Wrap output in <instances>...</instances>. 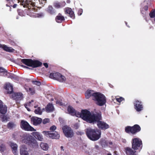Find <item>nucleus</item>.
I'll list each match as a JSON object with an SVG mask.
<instances>
[{
    "label": "nucleus",
    "mask_w": 155,
    "mask_h": 155,
    "mask_svg": "<svg viewBox=\"0 0 155 155\" xmlns=\"http://www.w3.org/2000/svg\"><path fill=\"white\" fill-rule=\"evenodd\" d=\"M68 111L69 113L72 116L81 117L82 119L90 123L97 122V126L99 128L106 130L109 127V125L104 121H100L101 119V112L94 113L90 112L86 110H83L81 113L76 111L71 106H68Z\"/></svg>",
    "instance_id": "f257e3e1"
},
{
    "label": "nucleus",
    "mask_w": 155,
    "mask_h": 155,
    "mask_svg": "<svg viewBox=\"0 0 155 155\" xmlns=\"http://www.w3.org/2000/svg\"><path fill=\"white\" fill-rule=\"evenodd\" d=\"M86 133L89 139L92 141L97 140L101 137V131L97 129L87 128Z\"/></svg>",
    "instance_id": "f03ea898"
},
{
    "label": "nucleus",
    "mask_w": 155,
    "mask_h": 155,
    "mask_svg": "<svg viewBox=\"0 0 155 155\" xmlns=\"http://www.w3.org/2000/svg\"><path fill=\"white\" fill-rule=\"evenodd\" d=\"M22 141L23 143L27 144L30 146L36 148L38 145L36 140L31 135L25 133L22 136Z\"/></svg>",
    "instance_id": "7ed1b4c3"
},
{
    "label": "nucleus",
    "mask_w": 155,
    "mask_h": 155,
    "mask_svg": "<svg viewBox=\"0 0 155 155\" xmlns=\"http://www.w3.org/2000/svg\"><path fill=\"white\" fill-rule=\"evenodd\" d=\"M94 95V98H93V99L97 105L102 106L105 104L106 99L104 94L99 92H96Z\"/></svg>",
    "instance_id": "20e7f679"
},
{
    "label": "nucleus",
    "mask_w": 155,
    "mask_h": 155,
    "mask_svg": "<svg viewBox=\"0 0 155 155\" xmlns=\"http://www.w3.org/2000/svg\"><path fill=\"white\" fill-rule=\"evenodd\" d=\"M56 128V127L54 125H53L50 127V130L52 131H53ZM42 133L47 137H49L52 139H58L60 137L59 134L56 131L51 132L50 131H43Z\"/></svg>",
    "instance_id": "39448f33"
},
{
    "label": "nucleus",
    "mask_w": 155,
    "mask_h": 155,
    "mask_svg": "<svg viewBox=\"0 0 155 155\" xmlns=\"http://www.w3.org/2000/svg\"><path fill=\"white\" fill-rule=\"evenodd\" d=\"M132 148L134 150H138L140 151L142 147L141 140L138 138L133 139L132 140Z\"/></svg>",
    "instance_id": "423d86ee"
},
{
    "label": "nucleus",
    "mask_w": 155,
    "mask_h": 155,
    "mask_svg": "<svg viewBox=\"0 0 155 155\" xmlns=\"http://www.w3.org/2000/svg\"><path fill=\"white\" fill-rule=\"evenodd\" d=\"M21 62L33 68H36L40 66L41 63L38 61H33L31 59H23Z\"/></svg>",
    "instance_id": "0eeeda50"
},
{
    "label": "nucleus",
    "mask_w": 155,
    "mask_h": 155,
    "mask_svg": "<svg viewBox=\"0 0 155 155\" xmlns=\"http://www.w3.org/2000/svg\"><path fill=\"white\" fill-rule=\"evenodd\" d=\"M50 77L61 82H64L66 80V78L64 76L57 72L51 73L50 74Z\"/></svg>",
    "instance_id": "6e6552de"
},
{
    "label": "nucleus",
    "mask_w": 155,
    "mask_h": 155,
    "mask_svg": "<svg viewBox=\"0 0 155 155\" xmlns=\"http://www.w3.org/2000/svg\"><path fill=\"white\" fill-rule=\"evenodd\" d=\"M63 133L65 137L68 138L72 137L74 136L72 130L69 127L65 126L62 128Z\"/></svg>",
    "instance_id": "1a4fd4ad"
},
{
    "label": "nucleus",
    "mask_w": 155,
    "mask_h": 155,
    "mask_svg": "<svg viewBox=\"0 0 155 155\" xmlns=\"http://www.w3.org/2000/svg\"><path fill=\"white\" fill-rule=\"evenodd\" d=\"M21 127L26 131H36V130L30 125L28 122L23 120H22L21 121Z\"/></svg>",
    "instance_id": "9d476101"
},
{
    "label": "nucleus",
    "mask_w": 155,
    "mask_h": 155,
    "mask_svg": "<svg viewBox=\"0 0 155 155\" xmlns=\"http://www.w3.org/2000/svg\"><path fill=\"white\" fill-rule=\"evenodd\" d=\"M135 109L137 112H140L143 110V105L141 101L136 100L134 102Z\"/></svg>",
    "instance_id": "9b49d317"
},
{
    "label": "nucleus",
    "mask_w": 155,
    "mask_h": 155,
    "mask_svg": "<svg viewBox=\"0 0 155 155\" xmlns=\"http://www.w3.org/2000/svg\"><path fill=\"white\" fill-rule=\"evenodd\" d=\"M20 3H21L20 4L23 6L24 7L25 6H28L29 4L31 5L32 6H35V3L31 2L30 0H20Z\"/></svg>",
    "instance_id": "f8f14e48"
},
{
    "label": "nucleus",
    "mask_w": 155,
    "mask_h": 155,
    "mask_svg": "<svg viewBox=\"0 0 155 155\" xmlns=\"http://www.w3.org/2000/svg\"><path fill=\"white\" fill-rule=\"evenodd\" d=\"M31 122L34 125L40 124L42 121V119L37 117H34L31 118Z\"/></svg>",
    "instance_id": "ddd939ff"
},
{
    "label": "nucleus",
    "mask_w": 155,
    "mask_h": 155,
    "mask_svg": "<svg viewBox=\"0 0 155 155\" xmlns=\"http://www.w3.org/2000/svg\"><path fill=\"white\" fill-rule=\"evenodd\" d=\"M5 88L8 94H11L13 92V86L9 82L6 83L5 86Z\"/></svg>",
    "instance_id": "4468645a"
},
{
    "label": "nucleus",
    "mask_w": 155,
    "mask_h": 155,
    "mask_svg": "<svg viewBox=\"0 0 155 155\" xmlns=\"http://www.w3.org/2000/svg\"><path fill=\"white\" fill-rule=\"evenodd\" d=\"M136 150H133L130 148L126 147L125 149V152L127 155H137Z\"/></svg>",
    "instance_id": "2eb2a0df"
},
{
    "label": "nucleus",
    "mask_w": 155,
    "mask_h": 155,
    "mask_svg": "<svg viewBox=\"0 0 155 155\" xmlns=\"http://www.w3.org/2000/svg\"><path fill=\"white\" fill-rule=\"evenodd\" d=\"M0 48L3 49L4 50L9 52H12L14 51L15 50L12 48L7 46L5 45L0 44Z\"/></svg>",
    "instance_id": "dca6fc26"
},
{
    "label": "nucleus",
    "mask_w": 155,
    "mask_h": 155,
    "mask_svg": "<svg viewBox=\"0 0 155 155\" xmlns=\"http://www.w3.org/2000/svg\"><path fill=\"white\" fill-rule=\"evenodd\" d=\"M32 135L38 140L42 141L43 140V138L42 135L39 133L37 132H34L32 133Z\"/></svg>",
    "instance_id": "f3484780"
},
{
    "label": "nucleus",
    "mask_w": 155,
    "mask_h": 155,
    "mask_svg": "<svg viewBox=\"0 0 155 155\" xmlns=\"http://www.w3.org/2000/svg\"><path fill=\"white\" fill-rule=\"evenodd\" d=\"M132 127L131 133L132 134H135L136 133L140 131L141 130V128L140 126L137 124L135 125Z\"/></svg>",
    "instance_id": "a211bd4d"
},
{
    "label": "nucleus",
    "mask_w": 155,
    "mask_h": 155,
    "mask_svg": "<svg viewBox=\"0 0 155 155\" xmlns=\"http://www.w3.org/2000/svg\"><path fill=\"white\" fill-rule=\"evenodd\" d=\"M65 12L66 13L69 14L71 18L72 19L74 18L75 15L74 14V12L72 11L71 8H66Z\"/></svg>",
    "instance_id": "6ab92c4d"
},
{
    "label": "nucleus",
    "mask_w": 155,
    "mask_h": 155,
    "mask_svg": "<svg viewBox=\"0 0 155 155\" xmlns=\"http://www.w3.org/2000/svg\"><path fill=\"white\" fill-rule=\"evenodd\" d=\"M13 153L15 155H18L17 146L15 143H12L11 145Z\"/></svg>",
    "instance_id": "aec40b11"
},
{
    "label": "nucleus",
    "mask_w": 155,
    "mask_h": 155,
    "mask_svg": "<svg viewBox=\"0 0 155 155\" xmlns=\"http://www.w3.org/2000/svg\"><path fill=\"white\" fill-rule=\"evenodd\" d=\"M96 92H94V91L91 90H88L85 93V97L86 98H89L91 96L94 98V94Z\"/></svg>",
    "instance_id": "412c9836"
},
{
    "label": "nucleus",
    "mask_w": 155,
    "mask_h": 155,
    "mask_svg": "<svg viewBox=\"0 0 155 155\" xmlns=\"http://www.w3.org/2000/svg\"><path fill=\"white\" fill-rule=\"evenodd\" d=\"M64 16H62L60 14H59L55 18V20L58 23H60L64 21Z\"/></svg>",
    "instance_id": "4be33fe9"
},
{
    "label": "nucleus",
    "mask_w": 155,
    "mask_h": 155,
    "mask_svg": "<svg viewBox=\"0 0 155 155\" xmlns=\"http://www.w3.org/2000/svg\"><path fill=\"white\" fill-rule=\"evenodd\" d=\"M65 2H62L61 3L56 2L54 3V6L57 8L62 7L65 5Z\"/></svg>",
    "instance_id": "5701e85b"
},
{
    "label": "nucleus",
    "mask_w": 155,
    "mask_h": 155,
    "mask_svg": "<svg viewBox=\"0 0 155 155\" xmlns=\"http://www.w3.org/2000/svg\"><path fill=\"white\" fill-rule=\"evenodd\" d=\"M47 112H50L53 111L54 110V107L52 104H49L46 107Z\"/></svg>",
    "instance_id": "b1692460"
},
{
    "label": "nucleus",
    "mask_w": 155,
    "mask_h": 155,
    "mask_svg": "<svg viewBox=\"0 0 155 155\" xmlns=\"http://www.w3.org/2000/svg\"><path fill=\"white\" fill-rule=\"evenodd\" d=\"M40 146L42 149L44 150H47L48 148V145L46 143H41L40 145Z\"/></svg>",
    "instance_id": "393cba45"
},
{
    "label": "nucleus",
    "mask_w": 155,
    "mask_h": 155,
    "mask_svg": "<svg viewBox=\"0 0 155 155\" xmlns=\"http://www.w3.org/2000/svg\"><path fill=\"white\" fill-rule=\"evenodd\" d=\"M21 155H29V153L27 150V148H22L20 152Z\"/></svg>",
    "instance_id": "a878e982"
},
{
    "label": "nucleus",
    "mask_w": 155,
    "mask_h": 155,
    "mask_svg": "<svg viewBox=\"0 0 155 155\" xmlns=\"http://www.w3.org/2000/svg\"><path fill=\"white\" fill-rule=\"evenodd\" d=\"M44 110V108L41 109L40 107H38L37 109L35 110L34 112L35 114H36L41 115Z\"/></svg>",
    "instance_id": "bb28decb"
},
{
    "label": "nucleus",
    "mask_w": 155,
    "mask_h": 155,
    "mask_svg": "<svg viewBox=\"0 0 155 155\" xmlns=\"http://www.w3.org/2000/svg\"><path fill=\"white\" fill-rule=\"evenodd\" d=\"M33 102V100H32L31 101L29 102V103L25 104V107L27 109V110L28 111H30L31 110L28 107H32L33 106V105L32 103Z\"/></svg>",
    "instance_id": "cd10ccee"
},
{
    "label": "nucleus",
    "mask_w": 155,
    "mask_h": 155,
    "mask_svg": "<svg viewBox=\"0 0 155 155\" xmlns=\"http://www.w3.org/2000/svg\"><path fill=\"white\" fill-rule=\"evenodd\" d=\"M7 111V107L5 105L0 108V112L2 114H5Z\"/></svg>",
    "instance_id": "c85d7f7f"
},
{
    "label": "nucleus",
    "mask_w": 155,
    "mask_h": 155,
    "mask_svg": "<svg viewBox=\"0 0 155 155\" xmlns=\"http://www.w3.org/2000/svg\"><path fill=\"white\" fill-rule=\"evenodd\" d=\"M15 124L13 122H11L8 123L7 125V127L9 129H11L14 128Z\"/></svg>",
    "instance_id": "c756f323"
},
{
    "label": "nucleus",
    "mask_w": 155,
    "mask_h": 155,
    "mask_svg": "<svg viewBox=\"0 0 155 155\" xmlns=\"http://www.w3.org/2000/svg\"><path fill=\"white\" fill-rule=\"evenodd\" d=\"M5 149V145L2 141H0V151L1 152H3Z\"/></svg>",
    "instance_id": "7c9ffc66"
},
{
    "label": "nucleus",
    "mask_w": 155,
    "mask_h": 155,
    "mask_svg": "<svg viewBox=\"0 0 155 155\" xmlns=\"http://www.w3.org/2000/svg\"><path fill=\"white\" fill-rule=\"evenodd\" d=\"M4 74H5V75L7 78H11L12 79L13 76L14 74L10 73L7 72L6 70V72Z\"/></svg>",
    "instance_id": "2f4dec72"
},
{
    "label": "nucleus",
    "mask_w": 155,
    "mask_h": 155,
    "mask_svg": "<svg viewBox=\"0 0 155 155\" xmlns=\"http://www.w3.org/2000/svg\"><path fill=\"white\" fill-rule=\"evenodd\" d=\"M48 11L51 14H53L55 12L53 8L51 6H49L48 8Z\"/></svg>",
    "instance_id": "473e14b6"
},
{
    "label": "nucleus",
    "mask_w": 155,
    "mask_h": 155,
    "mask_svg": "<svg viewBox=\"0 0 155 155\" xmlns=\"http://www.w3.org/2000/svg\"><path fill=\"white\" fill-rule=\"evenodd\" d=\"M132 130V127L128 126L126 127L125 128V132L128 133H131V130Z\"/></svg>",
    "instance_id": "72a5a7b5"
},
{
    "label": "nucleus",
    "mask_w": 155,
    "mask_h": 155,
    "mask_svg": "<svg viewBox=\"0 0 155 155\" xmlns=\"http://www.w3.org/2000/svg\"><path fill=\"white\" fill-rule=\"evenodd\" d=\"M12 79L14 81L18 83L19 81V77L17 75L14 74Z\"/></svg>",
    "instance_id": "f704fd0d"
},
{
    "label": "nucleus",
    "mask_w": 155,
    "mask_h": 155,
    "mask_svg": "<svg viewBox=\"0 0 155 155\" xmlns=\"http://www.w3.org/2000/svg\"><path fill=\"white\" fill-rule=\"evenodd\" d=\"M1 117L2 121H6L9 119L8 117L4 115H2L1 116Z\"/></svg>",
    "instance_id": "c9c22d12"
},
{
    "label": "nucleus",
    "mask_w": 155,
    "mask_h": 155,
    "mask_svg": "<svg viewBox=\"0 0 155 155\" xmlns=\"http://www.w3.org/2000/svg\"><path fill=\"white\" fill-rule=\"evenodd\" d=\"M12 97L14 99L16 100L17 98H19V93H14L12 94Z\"/></svg>",
    "instance_id": "e433bc0d"
},
{
    "label": "nucleus",
    "mask_w": 155,
    "mask_h": 155,
    "mask_svg": "<svg viewBox=\"0 0 155 155\" xmlns=\"http://www.w3.org/2000/svg\"><path fill=\"white\" fill-rule=\"evenodd\" d=\"M116 100L118 102L120 103L124 100V98L122 97H116Z\"/></svg>",
    "instance_id": "4c0bfd02"
},
{
    "label": "nucleus",
    "mask_w": 155,
    "mask_h": 155,
    "mask_svg": "<svg viewBox=\"0 0 155 155\" xmlns=\"http://www.w3.org/2000/svg\"><path fill=\"white\" fill-rule=\"evenodd\" d=\"M150 17L151 18H153L155 16V11H153L150 13Z\"/></svg>",
    "instance_id": "58836bf2"
},
{
    "label": "nucleus",
    "mask_w": 155,
    "mask_h": 155,
    "mask_svg": "<svg viewBox=\"0 0 155 155\" xmlns=\"http://www.w3.org/2000/svg\"><path fill=\"white\" fill-rule=\"evenodd\" d=\"M6 72V70L3 68L0 67V73H3L4 74Z\"/></svg>",
    "instance_id": "ea45409f"
},
{
    "label": "nucleus",
    "mask_w": 155,
    "mask_h": 155,
    "mask_svg": "<svg viewBox=\"0 0 155 155\" xmlns=\"http://www.w3.org/2000/svg\"><path fill=\"white\" fill-rule=\"evenodd\" d=\"M29 94H33L34 91L33 89L31 88H29L28 91L26 90Z\"/></svg>",
    "instance_id": "a19ab883"
},
{
    "label": "nucleus",
    "mask_w": 155,
    "mask_h": 155,
    "mask_svg": "<svg viewBox=\"0 0 155 155\" xmlns=\"http://www.w3.org/2000/svg\"><path fill=\"white\" fill-rule=\"evenodd\" d=\"M50 120L48 118H45L44 119L43 121V123L44 124H46L49 122Z\"/></svg>",
    "instance_id": "79ce46f5"
},
{
    "label": "nucleus",
    "mask_w": 155,
    "mask_h": 155,
    "mask_svg": "<svg viewBox=\"0 0 155 155\" xmlns=\"http://www.w3.org/2000/svg\"><path fill=\"white\" fill-rule=\"evenodd\" d=\"M83 12V10L81 8H80L79 9L78 11V15H81Z\"/></svg>",
    "instance_id": "37998d69"
},
{
    "label": "nucleus",
    "mask_w": 155,
    "mask_h": 155,
    "mask_svg": "<svg viewBox=\"0 0 155 155\" xmlns=\"http://www.w3.org/2000/svg\"><path fill=\"white\" fill-rule=\"evenodd\" d=\"M33 83L35 84H36L38 85H40L41 84V83L40 82L37 81H33Z\"/></svg>",
    "instance_id": "c03bdc74"
},
{
    "label": "nucleus",
    "mask_w": 155,
    "mask_h": 155,
    "mask_svg": "<svg viewBox=\"0 0 155 155\" xmlns=\"http://www.w3.org/2000/svg\"><path fill=\"white\" fill-rule=\"evenodd\" d=\"M14 61L15 63L18 64H19V60L18 58L17 59H15Z\"/></svg>",
    "instance_id": "a18cd8bd"
},
{
    "label": "nucleus",
    "mask_w": 155,
    "mask_h": 155,
    "mask_svg": "<svg viewBox=\"0 0 155 155\" xmlns=\"http://www.w3.org/2000/svg\"><path fill=\"white\" fill-rule=\"evenodd\" d=\"M56 104H59L60 105H63V103L61 101H56Z\"/></svg>",
    "instance_id": "49530a36"
},
{
    "label": "nucleus",
    "mask_w": 155,
    "mask_h": 155,
    "mask_svg": "<svg viewBox=\"0 0 155 155\" xmlns=\"http://www.w3.org/2000/svg\"><path fill=\"white\" fill-rule=\"evenodd\" d=\"M106 145L107 146H109L110 145H112L113 144V143L112 142H110V141H106Z\"/></svg>",
    "instance_id": "de8ad7c7"
},
{
    "label": "nucleus",
    "mask_w": 155,
    "mask_h": 155,
    "mask_svg": "<svg viewBox=\"0 0 155 155\" xmlns=\"http://www.w3.org/2000/svg\"><path fill=\"white\" fill-rule=\"evenodd\" d=\"M3 106H4V105H3L2 101L0 100V108L3 107Z\"/></svg>",
    "instance_id": "09e8293b"
},
{
    "label": "nucleus",
    "mask_w": 155,
    "mask_h": 155,
    "mask_svg": "<svg viewBox=\"0 0 155 155\" xmlns=\"http://www.w3.org/2000/svg\"><path fill=\"white\" fill-rule=\"evenodd\" d=\"M23 94H22L20 93V100L22 99V98H23Z\"/></svg>",
    "instance_id": "8fccbe9b"
},
{
    "label": "nucleus",
    "mask_w": 155,
    "mask_h": 155,
    "mask_svg": "<svg viewBox=\"0 0 155 155\" xmlns=\"http://www.w3.org/2000/svg\"><path fill=\"white\" fill-rule=\"evenodd\" d=\"M44 65L46 68H48V65L47 63H44Z\"/></svg>",
    "instance_id": "3c124183"
},
{
    "label": "nucleus",
    "mask_w": 155,
    "mask_h": 155,
    "mask_svg": "<svg viewBox=\"0 0 155 155\" xmlns=\"http://www.w3.org/2000/svg\"><path fill=\"white\" fill-rule=\"evenodd\" d=\"M114 155H118V154L117 153V152L116 151H114Z\"/></svg>",
    "instance_id": "603ef678"
},
{
    "label": "nucleus",
    "mask_w": 155,
    "mask_h": 155,
    "mask_svg": "<svg viewBox=\"0 0 155 155\" xmlns=\"http://www.w3.org/2000/svg\"><path fill=\"white\" fill-rule=\"evenodd\" d=\"M17 6V5L16 4H14V5L13 6V7L14 8H15Z\"/></svg>",
    "instance_id": "864d4df0"
},
{
    "label": "nucleus",
    "mask_w": 155,
    "mask_h": 155,
    "mask_svg": "<svg viewBox=\"0 0 155 155\" xmlns=\"http://www.w3.org/2000/svg\"><path fill=\"white\" fill-rule=\"evenodd\" d=\"M122 141L124 143H126V140L125 139H122Z\"/></svg>",
    "instance_id": "5fc2aeb1"
},
{
    "label": "nucleus",
    "mask_w": 155,
    "mask_h": 155,
    "mask_svg": "<svg viewBox=\"0 0 155 155\" xmlns=\"http://www.w3.org/2000/svg\"><path fill=\"white\" fill-rule=\"evenodd\" d=\"M144 8L145 9V10H147L148 9V7H147V6H145L144 7Z\"/></svg>",
    "instance_id": "6e6d98bb"
},
{
    "label": "nucleus",
    "mask_w": 155,
    "mask_h": 155,
    "mask_svg": "<svg viewBox=\"0 0 155 155\" xmlns=\"http://www.w3.org/2000/svg\"><path fill=\"white\" fill-rule=\"evenodd\" d=\"M70 2V0H67V2L68 3H69Z\"/></svg>",
    "instance_id": "4d7b16f0"
},
{
    "label": "nucleus",
    "mask_w": 155,
    "mask_h": 155,
    "mask_svg": "<svg viewBox=\"0 0 155 155\" xmlns=\"http://www.w3.org/2000/svg\"><path fill=\"white\" fill-rule=\"evenodd\" d=\"M107 155H112L110 153H107Z\"/></svg>",
    "instance_id": "13d9d810"
},
{
    "label": "nucleus",
    "mask_w": 155,
    "mask_h": 155,
    "mask_svg": "<svg viewBox=\"0 0 155 155\" xmlns=\"http://www.w3.org/2000/svg\"><path fill=\"white\" fill-rule=\"evenodd\" d=\"M47 0H43L44 3H45Z\"/></svg>",
    "instance_id": "bf43d9fd"
},
{
    "label": "nucleus",
    "mask_w": 155,
    "mask_h": 155,
    "mask_svg": "<svg viewBox=\"0 0 155 155\" xmlns=\"http://www.w3.org/2000/svg\"><path fill=\"white\" fill-rule=\"evenodd\" d=\"M16 19H18V17H16Z\"/></svg>",
    "instance_id": "052dcab7"
},
{
    "label": "nucleus",
    "mask_w": 155,
    "mask_h": 155,
    "mask_svg": "<svg viewBox=\"0 0 155 155\" xmlns=\"http://www.w3.org/2000/svg\"><path fill=\"white\" fill-rule=\"evenodd\" d=\"M125 24H126L127 25V22H125Z\"/></svg>",
    "instance_id": "680f3d73"
},
{
    "label": "nucleus",
    "mask_w": 155,
    "mask_h": 155,
    "mask_svg": "<svg viewBox=\"0 0 155 155\" xmlns=\"http://www.w3.org/2000/svg\"><path fill=\"white\" fill-rule=\"evenodd\" d=\"M45 155H50L49 154H46Z\"/></svg>",
    "instance_id": "e2e57ef3"
},
{
    "label": "nucleus",
    "mask_w": 155,
    "mask_h": 155,
    "mask_svg": "<svg viewBox=\"0 0 155 155\" xmlns=\"http://www.w3.org/2000/svg\"><path fill=\"white\" fill-rule=\"evenodd\" d=\"M34 107H35V108H36V106H35Z\"/></svg>",
    "instance_id": "0e129e2a"
},
{
    "label": "nucleus",
    "mask_w": 155,
    "mask_h": 155,
    "mask_svg": "<svg viewBox=\"0 0 155 155\" xmlns=\"http://www.w3.org/2000/svg\"><path fill=\"white\" fill-rule=\"evenodd\" d=\"M6 6H8V5L7 4V5H6Z\"/></svg>",
    "instance_id": "69168bd1"
},
{
    "label": "nucleus",
    "mask_w": 155,
    "mask_h": 155,
    "mask_svg": "<svg viewBox=\"0 0 155 155\" xmlns=\"http://www.w3.org/2000/svg\"><path fill=\"white\" fill-rule=\"evenodd\" d=\"M102 146H103V143H102Z\"/></svg>",
    "instance_id": "338daca9"
},
{
    "label": "nucleus",
    "mask_w": 155,
    "mask_h": 155,
    "mask_svg": "<svg viewBox=\"0 0 155 155\" xmlns=\"http://www.w3.org/2000/svg\"><path fill=\"white\" fill-rule=\"evenodd\" d=\"M154 21H155V18H154Z\"/></svg>",
    "instance_id": "774afa93"
}]
</instances>
